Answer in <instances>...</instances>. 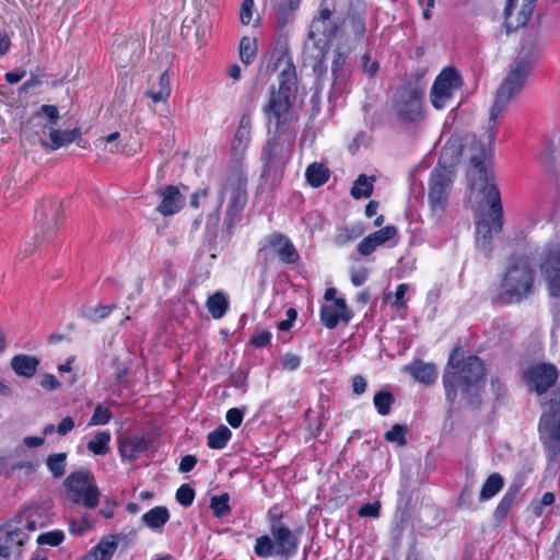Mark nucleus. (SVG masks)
Listing matches in <instances>:
<instances>
[{
    "label": "nucleus",
    "instance_id": "obj_19",
    "mask_svg": "<svg viewBox=\"0 0 560 560\" xmlns=\"http://www.w3.org/2000/svg\"><path fill=\"white\" fill-rule=\"evenodd\" d=\"M517 0H508L504 10V20L506 32L516 31L526 25L533 15L536 0H523L521 10L518 11L515 22L512 20V10L515 8Z\"/></svg>",
    "mask_w": 560,
    "mask_h": 560
},
{
    "label": "nucleus",
    "instance_id": "obj_26",
    "mask_svg": "<svg viewBox=\"0 0 560 560\" xmlns=\"http://www.w3.org/2000/svg\"><path fill=\"white\" fill-rule=\"evenodd\" d=\"M10 364L18 376L32 378L37 372L39 360L28 354H16L11 359Z\"/></svg>",
    "mask_w": 560,
    "mask_h": 560
},
{
    "label": "nucleus",
    "instance_id": "obj_49",
    "mask_svg": "<svg viewBox=\"0 0 560 560\" xmlns=\"http://www.w3.org/2000/svg\"><path fill=\"white\" fill-rule=\"evenodd\" d=\"M42 117H46L51 126L56 125L60 117L57 106L42 105L39 109L34 114L33 119Z\"/></svg>",
    "mask_w": 560,
    "mask_h": 560
},
{
    "label": "nucleus",
    "instance_id": "obj_24",
    "mask_svg": "<svg viewBox=\"0 0 560 560\" xmlns=\"http://www.w3.org/2000/svg\"><path fill=\"white\" fill-rule=\"evenodd\" d=\"M150 441L142 436H133L119 441L118 451L122 459L135 460L140 454L147 452Z\"/></svg>",
    "mask_w": 560,
    "mask_h": 560
},
{
    "label": "nucleus",
    "instance_id": "obj_62",
    "mask_svg": "<svg viewBox=\"0 0 560 560\" xmlns=\"http://www.w3.org/2000/svg\"><path fill=\"white\" fill-rule=\"evenodd\" d=\"M408 290H409V285L407 283L398 284V287L396 288V291H395V301L393 303V305L395 307H401L405 305L404 298Z\"/></svg>",
    "mask_w": 560,
    "mask_h": 560
},
{
    "label": "nucleus",
    "instance_id": "obj_18",
    "mask_svg": "<svg viewBox=\"0 0 560 560\" xmlns=\"http://www.w3.org/2000/svg\"><path fill=\"white\" fill-rule=\"evenodd\" d=\"M158 194L161 198V202L156 211L164 217L179 212L185 205V198L176 186H164L159 189Z\"/></svg>",
    "mask_w": 560,
    "mask_h": 560
},
{
    "label": "nucleus",
    "instance_id": "obj_29",
    "mask_svg": "<svg viewBox=\"0 0 560 560\" xmlns=\"http://www.w3.org/2000/svg\"><path fill=\"white\" fill-rule=\"evenodd\" d=\"M172 92L171 77L167 70L161 73L158 88L152 86L145 92V95L152 100L154 104L166 102Z\"/></svg>",
    "mask_w": 560,
    "mask_h": 560
},
{
    "label": "nucleus",
    "instance_id": "obj_32",
    "mask_svg": "<svg viewBox=\"0 0 560 560\" xmlns=\"http://www.w3.org/2000/svg\"><path fill=\"white\" fill-rule=\"evenodd\" d=\"M504 486V479L499 472L491 474L486 481L483 482L480 493L479 500L481 502L488 501L497 495Z\"/></svg>",
    "mask_w": 560,
    "mask_h": 560
},
{
    "label": "nucleus",
    "instance_id": "obj_21",
    "mask_svg": "<svg viewBox=\"0 0 560 560\" xmlns=\"http://www.w3.org/2000/svg\"><path fill=\"white\" fill-rule=\"evenodd\" d=\"M61 217V202L58 200H49L35 213L37 222L42 225L43 234L52 231L60 222Z\"/></svg>",
    "mask_w": 560,
    "mask_h": 560
},
{
    "label": "nucleus",
    "instance_id": "obj_34",
    "mask_svg": "<svg viewBox=\"0 0 560 560\" xmlns=\"http://www.w3.org/2000/svg\"><path fill=\"white\" fill-rule=\"evenodd\" d=\"M79 137H80V131L78 129H72V130L51 129L49 132V138L51 141L50 148L52 150L59 149L63 145H67L71 142H73Z\"/></svg>",
    "mask_w": 560,
    "mask_h": 560
},
{
    "label": "nucleus",
    "instance_id": "obj_17",
    "mask_svg": "<svg viewBox=\"0 0 560 560\" xmlns=\"http://www.w3.org/2000/svg\"><path fill=\"white\" fill-rule=\"evenodd\" d=\"M266 243L283 264H295L300 258L291 240L283 234L273 233L266 238Z\"/></svg>",
    "mask_w": 560,
    "mask_h": 560
},
{
    "label": "nucleus",
    "instance_id": "obj_25",
    "mask_svg": "<svg viewBox=\"0 0 560 560\" xmlns=\"http://www.w3.org/2000/svg\"><path fill=\"white\" fill-rule=\"evenodd\" d=\"M26 534L20 529H1L0 530V557L8 558L11 552L21 547L25 539Z\"/></svg>",
    "mask_w": 560,
    "mask_h": 560
},
{
    "label": "nucleus",
    "instance_id": "obj_31",
    "mask_svg": "<svg viewBox=\"0 0 560 560\" xmlns=\"http://www.w3.org/2000/svg\"><path fill=\"white\" fill-rule=\"evenodd\" d=\"M330 177L328 167L323 163L314 162L306 167V182L314 188H318L326 184Z\"/></svg>",
    "mask_w": 560,
    "mask_h": 560
},
{
    "label": "nucleus",
    "instance_id": "obj_54",
    "mask_svg": "<svg viewBox=\"0 0 560 560\" xmlns=\"http://www.w3.org/2000/svg\"><path fill=\"white\" fill-rule=\"evenodd\" d=\"M361 66L363 71L369 75H374L380 70V63L376 60H372L370 54H364L361 57Z\"/></svg>",
    "mask_w": 560,
    "mask_h": 560
},
{
    "label": "nucleus",
    "instance_id": "obj_43",
    "mask_svg": "<svg viewBox=\"0 0 560 560\" xmlns=\"http://www.w3.org/2000/svg\"><path fill=\"white\" fill-rule=\"evenodd\" d=\"M229 500L230 497L228 493H222L211 498L210 508L213 510V514L217 517H221L230 511Z\"/></svg>",
    "mask_w": 560,
    "mask_h": 560
},
{
    "label": "nucleus",
    "instance_id": "obj_44",
    "mask_svg": "<svg viewBox=\"0 0 560 560\" xmlns=\"http://www.w3.org/2000/svg\"><path fill=\"white\" fill-rule=\"evenodd\" d=\"M407 427L402 424H394L390 430H388L384 438L387 442H395L399 446H404L406 441Z\"/></svg>",
    "mask_w": 560,
    "mask_h": 560
},
{
    "label": "nucleus",
    "instance_id": "obj_36",
    "mask_svg": "<svg viewBox=\"0 0 560 560\" xmlns=\"http://www.w3.org/2000/svg\"><path fill=\"white\" fill-rule=\"evenodd\" d=\"M117 549L115 537L110 540L102 539L91 551L90 557L93 560H110Z\"/></svg>",
    "mask_w": 560,
    "mask_h": 560
},
{
    "label": "nucleus",
    "instance_id": "obj_45",
    "mask_svg": "<svg viewBox=\"0 0 560 560\" xmlns=\"http://www.w3.org/2000/svg\"><path fill=\"white\" fill-rule=\"evenodd\" d=\"M65 539V534L60 529L43 533L37 537L38 545L59 546Z\"/></svg>",
    "mask_w": 560,
    "mask_h": 560
},
{
    "label": "nucleus",
    "instance_id": "obj_55",
    "mask_svg": "<svg viewBox=\"0 0 560 560\" xmlns=\"http://www.w3.org/2000/svg\"><path fill=\"white\" fill-rule=\"evenodd\" d=\"M282 368L287 371H295L301 365V357L294 353H285L282 358Z\"/></svg>",
    "mask_w": 560,
    "mask_h": 560
},
{
    "label": "nucleus",
    "instance_id": "obj_42",
    "mask_svg": "<svg viewBox=\"0 0 560 560\" xmlns=\"http://www.w3.org/2000/svg\"><path fill=\"white\" fill-rule=\"evenodd\" d=\"M257 52V43L255 38L243 37L240 43V58L243 63L250 65Z\"/></svg>",
    "mask_w": 560,
    "mask_h": 560
},
{
    "label": "nucleus",
    "instance_id": "obj_37",
    "mask_svg": "<svg viewBox=\"0 0 560 560\" xmlns=\"http://www.w3.org/2000/svg\"><path fill=\"white\" fill-rule=\"evenodd\" d=\"M374 177L360 175L351 188V196L355 199L369 198L373 192Z\"/></svg>",
    "mask_w": 560,
    "mask_h": 560
},
{
    "label": "nucleus",
    "instance_id": "obj_20",
    "mask_svg": "<svg viewBox=\"0 0 560 560\" xmlns=\"http://www.w3.org/2000/svg\"><path fill=\"white\" fill-rule=\"evenodd\" d=\"M539 433L542 444L548 453L552 457L560 454V415L553 422L541 419L539 423Z\"/></svg>",
    "mask_w": 560,
    "mask_h": 560
},
{
    "label": "nucleus",
    "instance_id": "obj_4",
    "mask_svg": "<svg viewBox=\"0 0 560 560\" xmlns=\"http://www.w3.org/2000/svg\"><path fill=\"white\" fill-rule=\"evenodd\" d=\"M487 145L476 150L470 158V168L468 171L469 186L471 191L485 194L487 203L490 208V215L494 221L495 231L503 226V208L501 196L493 180V173L488 161L491 158V145L486 137Z\"/></svg>",
    "mask_w": 560,
    "mask_h": 560
},
{
    "label": "nucleus",
    "instance_id": "obj_57",
    "mask_svg": "<svg viewBox=\"0 0 560 560\" xmlns=\"http://www.w3.org/2000/svg\"><path fill=\"white\" fill-rule=\"evenodd\" d=\"M381 504L378 502L365 503L359 510L361 517H377L380 515Z\"/></svg>",
    "mask_w": 560,
    "mask_h": 560
},
{
    "label": "nucleus",
    "instance_id": "obj_5",
    "mask_svg": "<svg viewBox=\"0 0 560 560\" xmlns=\"http://www.w3.org/2000/svg\"><path fill=\"white\" fill-rule=\"evenodd\" d=\"M536 269L532 258L525 255L512 256L501 278L495 300L502 304H516L533 294Z\"/></svg>",
    "mask_w": 560,
    "mask_h": 560
},
{
    "label": "nucleus",
    "instance_id": "obj_59",
    "mask_svg": "<svg viewBox=\"0 0 560 560\" xmlns=\"http://www.w3.org/2000/svg\"><path fill=\"white\" fill-rule=\"evenodd\" d=\"M360 233H357L354 232V230H350V229H345L343 231H341L340 233H338L335 237V244L338 245V246H342L345 245L346 243L354 240L355 237L359 236Z\"/></svg>",
    "mask_w": 560,
    "mask_h": 560
},
{
    "label": "nucleus",
    "instance_id": "obj_16",
    "mask_svg": "<svg viewBox=\"0 0 560 560\" xmlns=\"http://www.w3.org/2000/svg\"><path fill=\"white\" fill-rule=\"evenodd\" d=\"M350 319L351 313L342 298H338L332 304L323 305L320 308V322L328 329H334L340 320L348 324Z\"/></svg>",
    "mask_w": 560,
    "mask_h": 560
},
{
    "label": "nucleus",
    "instance_id": "obj_48",
    "mask_svg": "<svg viewBox=\"0 0 560 560\" xmlns=\"http://www.w3.org/2000/svg\"><path fill=\"white\" fill-rule=\"evenodd\" d=\"M176 501L184 508L192 504L195 490L189 485H182L176 491Z\"/></svg>",
    "mask_w": 560,
    "mask_h": 560
},
{
    "label": "nucleus",
    "instance_id": "obj_2",
    "mask_svg": "<svg viewBox=\"0 0 560 560\" xmlns=\"http://www.w3.org/2000/svg\"><path fill=\"white\" fill-rule=\"evenodd\" d=\"M275 70H280L279 88L272 90L264 113L270 125L275 124V132L285 133L295 122L291 107L296 86V71L288 50H276L272 54Z\"/></svg>",
    "mask_w": 560,
    "mask_h": 560
},
{
    "label": "nucleus",
    "instance_id": "obj_51",
    "mask_svg": "<svg viewBox=\"0 0 560 560\" xmlns=\"http://www.w3.org/2000/svg\"><path fill=\"white\" fill-rule=\"evenodd\" d=\"M397 233V230L393 225H387L383 229H380L373 233H371V237L378 245H383L387 241L392 240Z\"/></svg>",
    "mask_w": 560,
    "mask_h": 560
},
{
    "label": "nucleus",
    "instance_id": "obj_60",
    "mask_svg": "<svg viewBox=\"0 0 560 560\" xmlns=\"http://www.w3.org/2000/svg\"><path fill=\"white\" fill-rule=\"evenodd\" d=\"M277 10V23L278 27H283L288 21V8L279 0H272Z\"/></svg>",
    "mask_w": 560,
    "mask_h": 560
},
{
    "label": "nucleus",
    "instance_id": "obj_13",
    "mask_svg": "<svg viewBox=\"0 0 560 560\" xmlns=\"http://www.w3.org/2000/svg\"><path fill=\"white\" fill-rule=\"evenodd\" d=\"M559 377L558 369L551 363H535L523 372V378L529 392L540 396L547 393Z\"/></svg>",
    "mask_w": 560,
    "mask_h": 560
},
{
    "label": "nucleus",
    "instance_id": "obj_15",
    "mask_svg": "<svg viewBox=\"0 0 560 560\" xmlns=\"http://www.w3.org/2000/svg\"><path fill=\"white\" fill-rule=\"evenodd\" d=\"M541 277L551 299H560V244L546 246L540 261Z\"/></svg>",
    "mask_w": 560,
    "mask_h": 560
},
{
    "label": "nucleus",
    "instance_id": "obj_28",
    "mask_svg": "<svg viewBox=\"0 0 560 560\" xmlns=\"http://www.w3.org/2000/svg\"><path fill=\"white\" fill-rule=\"evenodd\" d=\"M171 515L165 506L159 505L142 515V522L147 527L155 532H162Z\"/></svg>",
    "mask_w": 560,
    "mask_h": 560
},
{
    "label": "nucleus",
    "instance_id": "obj_46",
    "mask_svg": "<svg viewBox=\"0 0 560 560\" xmlns=\"http://www.w3.org/2000/svg\"><path fill=\"white\" fill-rule=\"evenodd\" d=\"M347 58H348V56L345 52H342L338 49H336L334 51V59L331 62V72H332V75L335 77V80L343 78Z\"/></svg>",
    "mask_w": 560,
    "mask_h": 560
},
{
    "label": "nucleus",
    "instance_id": "obj_1",
    "mask_svg": "<svg viewBox=\"0 0 560 560\" xmlns=\"http://www.w3.org/2000/svg\"><path fill=\"white\" fill-rule=\"evenodd\" d=\"M329 8L327 1L322 3L318 15L313 19L308 37L315 39L323 34L328 40L338 38L345 43L361 42L366 34L365 0H334Z\"/></svg>",
    "mask_w": 560,
    "mask_h": 560
},
{
    "label": "nucleus",
    "instance_id": "obj_12",
    "mask_svg": "<svg viewBox=\"0 0 560 560\" xmlns=\"http://www.w3.org/2000/svg\"><path fill=\"white\" fill-rule=\"evenodd\" d=\"M293 142L284 137V133H277L267 140L261 153L264 167L270 171L283 168L291 158Z\"/></svg>",
    "mask_w": 560,
    "mask_h": 560
},
{
    "label": "nucleus",
    "instance_id": "obj_58",
    "mask_svg": "<svg viewBox=\"0 0 560 560\" xmlns=\"http://www.w3.org/2000/svg\"><path fill=\"white\" fill-rule=\"evenodd\" d=\"M129 46L131 48H135L136 46H140L136 40L133 42H127V43H118L116 45L113 46V50H112V54L116 56L117 59H119L120 61H125L126 59V51Z\"/></svg>",
    "mask_w": 560,
    "mask_h": 560
},
{
    "label": "nucleus",
    "instance_id": "obj_40",
    "mask_svg": "<svg viewBox=\"0 0 560 560\" xmlns=\"http://www.w3.org/2000/svg\"><path fill=\"white\" fill-rule=\"evenodd\" d=\"M394 401L395 398L388 390H378L373 398V404L381 416H386L390 412Z\"/></svg>",
    "mask_w": 560,
    "mask_h": 560
},
{
    "label": "nucleus",
    "instance_id": "obj_6",
    "mask_svg": "<svg viewBox=\"0 0 560 560\" xmlns=\"http://www.w3.org/2000/svg\"><path fill=\"white\" fill-rule=\"evenodd\" d=\"M532 70L533 65L528 59L517 58L511 65L506 78L497 90L487 129V138L490 144L495 140L494 126L505 113L511 100L521 93Z\"/></svg>",
    "mask_w": 560,
    "mask_h": 560
},
{
    "label": "nucleus",
    "instance_id": "obj_23",
    "mask_svg": "<svg viewBox=\"0 0 560 560\" xmlns=\"http://www.w3.org/2000/svg\"><path fill=\"white\" fill-rule=\"evenodd\" d=\"M404 371L424 385L433 384L438 377L436 366L433 363H425L421 360H416L406 365Z\"/></svg>",
    "mask_w": 560,
    "mask_h": 560
},
{
    "label": "nucleus",
    "instance_id": "obj_27",
    "mask_svg": "<svg viewBox=\"0 0 560 560\" xmlns=\"http://www.w3.org/2000/svg\"><path fill=\"white\" fill-rule=\"evenodd\" d=\"M524 486V482L522 479H516L513 481V483L510 486L508 491L504 493L500 502L498 503L495 510H494V518L498 521H502L506 517L509 511L513 506L516 494L520 492L522 487Z\"/></svg>",
    "mask_w": 560,
    "mask_h": 560
},
{
    "label": "nucleus",
    "instance_id": "obj_64",
    "mask_svg": "<svg viewBox=\"0 0 560 560\" xmlns=\"http://www.w3.org/2000/svg\"><path fill=\"white\" fill-rule=\"evenodd\" d=\"M368 383L362 375H355L352 377V392L355 395H362L366 389Z\"/></svg>",
    "mask_w": 560,
    "mask_h": 560
},
{
    "label": "nucleus",
    "instance_id": "obj_30",
    "mask_svg": "<svg viewBox=\"0 0 560 560\" xmlns=\"http://www.w3.org/2000/svg\"><path fill=\"white\" fill-rule=\"evenodd\" d=\"M252 118L249 114H243L233 139V150L243 151L250 139Z\"/></svg>",
    "mask_w": 560,
    "mask_h": 560
},
{
    "label": "nucleus",
    "instance_id": "obj_50",
    "mask_svg": "<svg viewBox=\"0 0 560 560\" xmlns=\"http://www.w3.org/2000/svg\"><path fill=\"white\" fill-rule=\"evenodd\" d=\"M43 84V74L40 72H31L30 78L19 88L20 96L28 94Z\"/></svg>",
    "mask_w": 560,
    "mask_h": 560
},
{
    "label": "nucleus",
    "instance_id": "obj_63",
    "mask_svg": "<svg viewBox=\"0 0 560 560\" xmlns=\"http://www.w3.org/2000/svg\"><path fill=\"white\" fill-rule=\"evenodd\" d=\"M197 464V458L194 455H186L180 459L178 470L180 472L191 471Z\"/></svg>",
    "mask_w": 560,
    "mask_h": 560
},
{
    "label": "nucleus",
    "instance_id": "obj_39",
    "mask_svg": "<svg viewBox=\"0 0 560 560\" xmlns=\"http://www.w3.org/2000/svg\"><path fill=\"white\" fill-rule=\"evenodd\" d=\"M66 462H67L66 453L50 454L46 458L47 468L55 478H60L65 475Z\"/></svg>",
    "mask_w": 560,
    "mask_h": 560
},
{
    "label": "nucleus",
    "instance_id": "obj_41",
    "mask_svg": "<svg viewBox=\"0 0 560 560\" xmlns=\"http://www.w3.org/2000/svg\"><path fill=\"white\" fill-rule=\"evenodd\" d=\"M114 307L115 305L84 306L81 308L80 314L83 318L97 322L107 317Z\"/></svg>",
    "mask_w": 560,
    "mask_h": 560
},
{
    "label": "nucleus",
    "instance_id": "obj_33",
    "mask_svg": "<svg viewBox=\"0 0 560 560\" xmlns=\"http://www.w3.org/2000/svg\"><path fill=\"white\" fill-rule=\"evenodd\" d=\"M231 438V430L226 425L221 424L208 433L207 445L212 450H222L226 446Z\"/></svg>",
    "mask_w": 560,
    "mask_h": 560
},
{
    "label": "nucleus",
    "instance_id": "obj_61",
    "mask_svg": "<svg viewBox=\"0 0 560 560\" xmlns=\"http://www.w3.org/2000/svg\"><path fill=\"white\" fill-rule=\"evenodd\" d=\"M271 340V334L269 331H260L252 337V343L257 348L267 346Z\"/></svg>",
    "mask_w": 560,
    "mask_h": 560
},
{
    "label": "nucleus",
    "instance_id": "obj_35",
    "mask_svg": "<svg viewBox=\"0 0 560 560\" xmlns=\"http://www.w3.org/2000/svg\"><path fill=\"white\" fill-rule=\"evenodd\" d=\"M229 307V302L222 292H215L207 301V308L211 316L219 319L224 316Z\"/></svg>",
    "mask_w": 560,
    "mask_h": 560
},
{
    "label": "nucleus",
    "instance_id": "obj_10",
    "mask_svg": "<svg viewBox=\"0 0 560 560\" xmlns=\"http://www.w3.org/2000/svg\"><path fill=\"white\" fill-rule=\"evenodd\" d=\"M222 194H229V205L225 211L224 223L232 228L240 221L241 214L247 203L246 179L241 175H234L228 179L223 187ZM223 203V195H221L220 202L213 214L210 215L209 221L218 224L220 220L219 211Z\"/></svg>",
    "mask_w": 560,
    "mask_h": 560
},
{
    "label": "nucleus",
    "instance_id": "obj_14",
    "mask_svg": "<svg viewBox=\"0 0 560 560\" xmlns=\"http://www.w3.org/2000/svg\"><path fill=\"white\" fill-rule=\"evenodd\" d=\"M422 91L408 86L397 93L395 112L398 118L407 122H418L423 118Z\"/></svg>",
    "mask_w": 560,
    "mask_h": 560
},
{
    "label": "nucleus",
    "instance_id": "obj_8",
    "mask_svg": "<svg viewBox=\"0 0 560 560\" xmlns=\"http://www.w3.org/2000/svg\"><path fill=\"white\" fill-rule=\"evenodd\" d=\"M270 535H261L256 538L254 553L259 558L279 557L289 560L298 553L299 535L287 524H273Z\"/></svg>",
    "mask_w": 560,
    "mask_h": 560
},
{
    "label": "nucleus",
    "instance_id": "obj_22",
    "mask_svg": "<svg viewBox=\"0 0 560 560\" xmlns=\"http://www.w3.org/2000/svg\"><path fill=\"white\" fill-rule=\"evenodd\" d=\"M489 219H481L476 223V248L483 254L485 257H490L492 252V232L495 231L493 218L489 214Z\"/></svg>",
    "mask_w": 560,
    "mask_h": 560
},
{
    "label": "nucleus",
    "instance_id": "obj_53",
    "mask_svg": "<svg viewBox=\"0 0 560 560\" xmlns=\"http://www.w3.org/2000/svg\"><path fill=\"white\" fill-rule=\"evenodd\" d=\"M244 415V409L231 408L228 410L225 419L232 428L236 429L242 424Z\"/></svg>",
    "mask_w": 560,
    "mask_h": 560
},
{
    "label": "nucleus",
    "instance_id": "obj_52",
    "mask_svg": "<svg viewBox=\"0 0 560 560\" xmlns=\"http://www.w3.org/2000/svg\"><path fill=\"white\" fill-rule=\"evenodd\" d=\"M254 13V0H243L241 11H240V20L244 25L250 24L253 20Z\"/></svg>",
    "mask_w": 560,
    "mask_h": 560
},
{
    "label": "nucleus",
    "instance_id": "obj_38",
    "mask_svg": "<svg viewBox=\"0 0 560 560\" xmlns=\"http://www.w3.org/2000/svg\"><path fill=\"white\" fill-rule=\"evenodd\" d=\"M110 433L98 432L86 445L88 450L95 455H106L109 452Z\"/></svg>",
    "mask_w": 560,
    "mask_h": 560
},
{
    "label": "nucleus",
    "instance_id": "obj_7",
    "mask_svg": "<svg viewBox=\"0 0 560 560\" xmlns=\"http://www.w3.org/2000/svg\"><path fill=\"white\" fill-rule=\"evenodd\" d=\"M448 150V148L443 149L439 164L432 170L428 183L429 215L435 223H442L447 218L448 201L455 179L454 168L442 162Z\"/></svg>",
    "mask_w": 560,
    "mask_h": 560
},
{
    "label": "nucleus",
    "instance_id": "obj_56",
    "mask_svg": "<svg viewBox=\"0 0 560 560\" xmlns=\"http://www.w3.org/2000/svg\"><path fill=\"white\" fill-rule=\"evenodd\" d=\"M377 247L378 245L373 241V238L369 234L359 243L358 252L363 256H368L372 254Z\"/></svg>",
    "mask_w": 560,
    "mask_h": 560
},
{
    "label": "nucleus",
    "instance_id": "obj_11",
    "mask_svg": "<svg viewBox=\"0 0 560 560\" xmlns=\"http://www.w3.org/2000/svg\"><path fill=\"white\" fill-rule=\"evenodd\" d=\"M463 84L459 72L453 68L447 67L443 69L435 78L431 92L430 100L435 109L445 108L450 101L453 98L456 91Z\"/></svg>",
    "mask_w": 560,
    "mask_h": 560
},
{
    "label": "nucleus",
    "instance_id": "obj_47",
    "mask_svg": "<svg viewBox=\"0 0 560 560\" xmlns=\"http://www.w3.org/2000/svg\"><path fill=\"white\" fill-rule=\"evenodd\" d=\"M112 412L107 407L97 405L94 412L89 421V425H102L106 424L112 419Z\"/></svg>",
    "mask_w": 560,
    "mask_h": 560
},
{
    "label": "nucleus",
    "instance_id": "obj_3",
    "mask_svg": "<svg viewBox=\"0 0 560 560\" xmlns=\"http://www.w3.org/2000/svg\"><path fill=\"white\" fill-rule=\"evenodd\" d=\"M458 357L459 350H453L443 374L446 400L454 405L459 390L468 405H477L485 378L483 362L476 355L463 360Z\"/></svg>",
    "mask_w": 560,
    "mask_h": 560
},
{
    "label": "nucleus",
    "instance_id": "obj_9",
    "mask_svg": "<svg viewBox=\"0 0 560 560\" xmlns=\"http://www.w3.org/2000/svg\"><path fill=\"white\" fill-rule=\"evenodd\" d=\"M67 498L86 509H94L100 503V490L93 475L88 470H78L68 475L63 481Z\"/></svg>",
    "mask_w": 560,
    "mask_h": 560
}]
</instances>
